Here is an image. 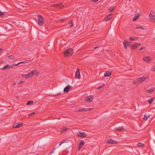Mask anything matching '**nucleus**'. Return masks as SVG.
I'll return each instance as SVG.
<instances>
[{
  "label": "nucleus",
  "mask_w": 155,
  "mask_h": 155,
  "mask_svg": "<svg viewBox=\"0 0 155 155\" xmlns=\"http://www.w3.org/2000/svg\"><path fill=\"white\" fill-rule=\"evenodd\" d=\"M140 13H139L138 14H135L134 16V17L132 20L133 21H135L139 18L140 15Z\"/></svg>",
  "instance_id": "obj_15"
},
{
  "label": "nucleus",
  "mask_w": 155,
  "mask_h": 155,
  "mask_svg": "<svg viewBox=\"0 0 155 155\" xmlns=\"http://www.w3.org/2000/svg\"><path fill=\"white\" fill-rule=\"evenodd\" d=\"M115 129L116 130L119 131H123L124 130L123 128L122 127H116L115 128Z\"/></svg>",
  "instance_id": "obj_27"
},
{
  "label": "nucleus",
  "mask_w": 155,
  "mask_h": 155,
  "mask_svg": "<svg viewBox=\"0 0 155 155\" xmlns=\"http://www.w3.org/2000/svg\"><path fill=\"white\" fill-rule=\"evenodd\" d=\"M60 21L62 22H64V19L63 18H61L60 19Z\"/></svg>",
  "instance_id": "obj_43"
},
{
  "label": "nucleus",
  "mask_w": 155,
  "mask_h": 155,
  "mask_svg": "<svg viewBox=\"0 0 155 155\" xmlns=\"http://www.w3.org/2000/svg\"><path fill=\"white\" fill-rule=\"evenodd\" d=\"M112 14H110V15H108L107 16L105 17L104 18L105 20L106 21L109 20L112 17Z\"/></svg>",
  "instance_id": "obj_19"
},
{
  "label": "nucleus",
  "mask_w": 155,
  "mask_h": 155,
  "mask_svg": "<svg viewBox=\"0 0 155 155\" xmlns=\"http://www.w3.org/2000/svg\"><path fill=\"white\" fill-rule=\"evenodd\" d=\"M154 90V87H152L150 89L146 91V92L149 93H151L153 92Z\"/></svg>",
  "instance_id": "obj_22"
},
{
  "label": "nucleus",
  "mask_w": 155,
  "mask_h": 155,
  "mask_svg": "<svg viewBox=\"0 0 155 155\" xmlns=\"http://www.w3.org/2000/svg\"><path fill=\"white\" fill-rule=\"evenodd\" d=\"M34 73L36 74V73H37V72L35 70H32L31 72H29L27 74H22V76L24 78H28L32 77Z\"/></svg>",
  "instance_id": "obj_1"
},
{
  "label": "nucleus",
  "mask_w": 155,
  "mask_h": 155,
  "mask_svg": "<svg viewBox=\"0 0 155 155\" xmlns=\"http://www.w3.org/2000/svg\"><path fill=\"white\" fill-rule=\"evenodd\" d=\"M2 13H4V14H3V16H4V15H6V14H7V12H2Z\"/></svg>",
  "instance_id": "obj_45"
},
{
  "label": "nucleus",
  "mask_w": 155,
  "mask_h": 155,
  "mask_svg": "<svg viewBox=\"0 0 155 155\" xmlns=\"http://www.w3.org/2000/svg\"><path fill=\"white\" fill-rule=\"evenodd\" d=\"M78 136L79 137L84 138L87 136V134L84 132L80 131L78 133Z\"/></svg>",
  "instance_id": "obj_4"
},
{
  "label": "nucleus",
  "mask_w": 155,
  "mask_h": 155,
  "mask_svg": "<svg viewBox=\"0 0 155 155\" xmlns=\"http://www.w3.org/2000/svg\"><path fill=\"white\" fill-rule=\"evenodd\" d=\"M19 64H18H18H13V65H15V66H17V65H18Z\"/></svg>",
  "instance_id": "obj_48"
},
{
  "label": "nucleus",
  "mask_w": 155,
  "mask_h": 155,
  "mask_svg": "<svg viewBox=\"0 0 155 155\" xmlns=\"http://www.w3.org/2000/svg\"><path fill=\"white\" fill-rule=\"evenodd\" d=\"M52 152H50V153H49V154H49V155H51V154H52Z\"/></svg>",
  "instance_id": "obj_50"
},
{
  "label": "nucleus",
  "mask_w": 155,
  "mask_h": 155,
  "mask_svg": "<svg viewBox=\"0 0 155 155\" xmlns=\"http://www.w3.org/2000/svg\"><path fill=\"white\" fill-rule=\"evenodd\" d=\"M106 143L108 144H116L118 142L115 140L110 139L107 141Z\"/></svg>",
  "instance_id": "obj_9"
},
{
  "label": "nucleus",
  "mask_w": 155,
  "mask_h": 155,
  "mask_svg": "<svg viewBox=\"0 0 155 155\" xmlns=\"http://www.w3.org/2000/svg\"><path fill=\"white\" fill-rule=\"evenodd\" d=\"M141 45L140 43H136L135 44H134L132 45V48H131V49H136L138 46H140Z\"/></svg>",
  "instance_id": "obj_18"
},
{
  "label": "nucleus",
  "mask_w": 155,
  "mask_h": 155,
  "mask_svg": "<svg viewBox=\"0 0 155 155\" xmlns=\"http://www.w3.org/2000/svg\"><path fill=\"white\" fill-rule=\"evenodd\" d=\"M24 82V81H19V83L20 84H22Z\"/></svg>",
  "instance_id": "obj_42"
},
{
  "label": "nucleus",
  "mask_w": 155,
  "mask_h": 155,
  "mask_svg": "<svg viewBox=\"0 0 155 155\" xmlns=\"http://www.w3.org/2000/svg\"><path fill=\"white\" fill-rule=\"evenodd\" d=\"M115 7H111L108 9V11L110 12H112L114 9Z\"/></svg>",
  "instance_id": "obj_30"
},
{
  "label": "nucleus",
  "mask_w": 155,
  "mask_h": 155,
  "mask_svg": "<svg viewBox=\"0 0 155 155\" xmlns=\"http://www.w3.org/2000/svg\"><path fill=\"white\" fill-rule=\"evenodd\" d=\"M68 24L69 25L71 24V25L70 26V27H72V26H73V23L72 22V21H71L70 22H69Z\"/></svg>",
  "instance_id": "obj_37"
},
{
  "label": "nucleus",
  "mask_w": 155,
  "mask_h": 155,
  "mask_svg": "<svg viewBox=\"0 0 155 155\" xmlns=\"http://www.w3.org/2000/svg\"><path fill=\"white\" fill-rule=\"evenodd\" d=\"M98 0H93V3H95L96 2H97V1H98Z\"/></svg>",
  "instance_id": "obj_44"
},
{
  "label": "nucleus",
  "mask_w": 155,
  "mask_h": 155,
  "mask_svg": "<svg viewBox=\"0 0 155 155\" xmlns=\"http://www.w3.org/2000/svg\"><path fill=\"white\" fill-rule=\"evenodd\" d=\"M22 123L18 122L15 124L13 126V127L14 128H19L22 126Z\"/></svg>",
  "instance_id": "obj_8"
},
{
  "label": "nucleus",
  "mask_w": 155,
  "mask_h": 155,
  "mask_svg": "<svg viewBox=\"0 0 155 155\" xmlns=\"http://www.w3.org/2000/svg\"><path fill=\"white\" fill-rule=\"evenodd\" d=\"M137 38H138L135 37H132L130 38V41H134V40L137 39Z\"/></svg>",
  "instance_id": "obj_31"
},
{
  "label": "nucleus",
  "mask_w": 155,
  "mask_h": 155,
  "mask_svg": "<svg viewBox=\"0 0 155 155\" xmlns=\"http://www.w3.org/2000/svg\"><path fill=\"white\" fill-rule=\"evenodd\" d=\"M68 129V128L65 127H63L62 129V131H64L67 130Z\"/></svg>",
  "instance_id": "obj_35"
},
{
  "label": "nucleus",
  "mask_w": 155,
  "mask_h": 155,
  "mask_svg": "<svg viewBox=\"0 0 155 155\" xmlns=\"http://www.w3.org/2000/svg\"><path fill=\"white\" fill-rule=\"evenodd\" d=\"M101 88V87H100V86L98 88H97V89H100Z\"/></svg>",
  "instance_id": "obj_51"
},
{
  "label": "nucleus",
  "mask_w": 155,
  "mask_h": 155,
  "mask_svg": "<svg viewBox=\"0 0 155 155\" xmlns=\"http://www.w3.org/2000/svg\"><path fill=\"white\" fill-rule=\"evenodd\" d=\"M143 60L147 63L150 62L151 60V58L149 57H144L143 58Z\"/></svg>",
  "instance_id": "obj_14"
},
{
  "label": "nucleus",
  "mask_w": 155,
  "mask_h": 155,
  "mask_svg": "<svg viewBox=\"0 0 155 155\" xmlns=\"http://www.w3.org/2000/svg\"><path fill=\"white\" fill-rule=\"evenodd\" d=\"M63 88H61V87H59L57 88L56 90L55 91L56 92H59L61 91H62Z\"/></svg>",
  "instance_id": "obj_33"
},
{
  "label": "nucleus",
  "mask_w": 155,
  "mask_h": 155,
  "mask_svg": "<svg viewBox=\"0 0 155 155\" xmlns=\"http://www.w3.org/2000/svg\"><path fill=\"white\" fill-rule=\"evenodd\" d=\"M73 87L69 85H68L64 89V93L68 92L70 89H72Z\"/></svg>",
  "instance_id": "obj_5"
},
{
  "label": "nucleus",
  "mask_w": 155,
  "mask_h": 155,
  "mask_svg": "<svg viewBox=\"0 0 155 155\" xmlns=\"http://www.w3.org/2000/svg\"><path fill=\"white\" fill-rule=\"evenodd\" d=\"M84 100L87 102H91L93 100V97H83Z\"/></svg>",
  "instance_id": "obj_11"
},
{
  "label": "nucleus",
  "mask_w": 155,
  "mask_h": 155,
  "mask_svg": "<svg viewBox=\"0 0 155 155\" xmlns=\"http://www.w3.org/2000/svg\"><path fill=\"white\" fill-rule=\"evenodd\" d=\"M63 7V6L62 5V3H60L59 4H57L55 5H51L50 7H54L56 8H62Z\"/></svg>",
  "instance_id": "obj_6"
},
{
  "label": "nucleus",
  "mask_w": 155,
  "mask_h": 155,
  "mask_svg": "<svg viewBox=\"0 0 155 155\" xmlns=\"http://www.w3.org/2000/svg\"><path fill=\"white\" fill-rule=\"evenodd\" d=\"M35 113L33 112L31 113L30 114L28 115V116H30L34 114Z\"/></svg>",
  "instance_id": "obj_41"
},
{
  "label": "nucleus",
  "mask_w": 155,
  "mask_h": 155,
  "mask_svg": "<svg viewBox=\"0 0 155 155\" xmlns=\"http://www.w3.org/2000/svg\"><path fill=\"white\" fill-rule=\"evenodd\" d=\"M16 83H14L13 84V85H16Z\"/></svg>",
  "instance_id": "obj_53"
},
{
  "label": "nucleus",
  "mask_w": 155,
  "mask_h": 155,
  "mask_svg": "<svg viewBox=\"0 0 155 155\" xmlns=\"http://www.w3.org/2000/svg\"><path fill=\"white\" fill-rule=\"evenodd\" d=\"M29 61L28 60L26 61H22L21 62H20L18 63V64H28L29 63Z\"/></svg>",
  "instance_id": "obj_32"
},
{
  "label": "nucleus",
  "mask_w": 155,
  "mask_h": 155,
  "mask_svg": "<svg viewBox=\"0 0 155 155\" xmlns=\"http://www.w3.org/2000/svg\"><path fill=\"white\" fill-rule=\"evenodd\" d=\"M111 74V71H107L104 74L105 77H109Z\"/></svg>",
  "instance_id": "obj_20"
},
{
  "label": "nucleus",
  "mask_w": 155,
  "mask_h": 155,
  "mask_svg": "<svg viewBox=\"0 0 155 155\" xmlns=\"http://www.w3.org/2000/svg\"><path fill=\"white\" fill-rule=\"evenodd\" d=\"M137 146L139 147H141L142 148H144V146H145V145L144 144H143V143H137Z\"/></svg>",
  "instance_id": "obj_23"
},
{
  "label": "nucleus",
  "mask_w": 155,
  "mask_h": 155,
  "mask_svg": "<svg viewBox=\"0 0 155 155\" xmlns=\"http://www.w3.org/2000/svg\"><path fill=\"white\" fill-rule=\"evenodd\" d=\"M68 142V141L67 140H64L61 143L59 144V146H61V144H62L63 143H67Z\"/></svg>",
  "instance_id": "obj_36"
},
{
  "label": "nucleus",
  "mask_w": 155,
  "mask_h": 155,
  "mask_svg": "<svg viewBox=\"0 0 155 155\" xmlns=\"http://www.w3.org/2000/svg\"><path fill=\"white\" fill-rule=\"evenodd\" d=\"M8 58L10 59L14 60L15 59V57L13 55H10L8 56Z\"/></svg>",
  "instance_id": "obj_29"
},
{
  "label": "nucleus",
  "mask_w": 155,
  "mask_h": 155,
  "mask_svg": "<svg viewBox=\"0 0 155 155\" xmlns=\"http://www.w3.org/2000/svg\"><path fill=\"white\" fill-rule=\"evenodd\" d=\"M3 50V49L1 48H0V53H1Z\"/></svg>",
  "instance_id": "obj_47"
},
{
  "label": "nucleus",
  "mask_w": 155,
  "mask_h": 155,
  "mask_svg": "<svg viewBox=\"0 0 155 155\" xmlns=\"http://www.w3.org/2000/svg\"><path fill=\"white\" fill-rule=\"evenodd\" d=\"M13 67L12 65H8L7 64L3 68H2V70H5L7 69H10L12 68Z\"/></svg>",
  "instance_id": "obj_16"
},
{
  "label": "nucleus",
  "mask_w": 155,
  "mask_h": 155,
  "mask_svg": "<svg viewBox=\"0 0 155 155\" xmlns=\"http://www.w3.org/2000/svg\"><path fill=\"white\" fill-rule=\"evenodd\" d=\"M38 22L39 25L40 26H42L44 23L43 17L41 15H39L38 16Z\"/></svg>",
  "instance_id": "obj_3"
},
{
  "label": "nucleus",
  "mask_w": 155,
  "mask_h": 155,
  "mask_svg": "<svg viewBox=\"0 0 155 155\" xmlns=\"http://www.w3.org/2000/svg\"><path fill=\"white\" fill-rule=\"evenodd\" d=\"M51 93H52V94L51 95V96H58L59 95H61V94L60 93L56 94L54 92H51Z\"/></svg>",
  "instance_id": "obj_24"
},
{
  "label": "nucleus",
  "mask_w": 155,
  "mask_h": 155,
  "mask_svg": "<svg viewBox=\"0 0 155 155\" xmlns=\"http://www.w3.org/2000/svg\"><path fill=\"white\" fill-rule=\"evenodd\" d=\"M149 17L150 19L154 20H155V15L151 14V12H150L149 15Z\"/></svg>",
  "instance_id": "obj_21"
},
{
  "label": "nucleus",
  "mask_w": 155,
  "mask_h": 155,
  "mask_svg": "<svg viewBox=\"0 0 155 155\" xmlns=\"http://www.w3.org/2000/svg\"><path fill=\"white\" fill-rule=\"evenodd\" d=\"M84 142L83 140L80 141V143L78 145V150H79L81 149L83 146L84 145Z\"/></svg>",
  "instance_id": "obj_13"
},
{
  "label": "nucleus",
  "mask_w": 155,
  "mask_h": 155,
  "mask_svg": "<svg viewBox=\"0 0 155 155\" xmlns=\"http://www.w3.org/2000/svg\"><path fill=\"white\" fill-rule=\"evenodd\" d=\"M33 103V102L32 101H28L27 103V105H29L32 104Z\"/></svg>",
  "instance_id": "obj_34"
},
{
  "label": "nucleus",
  "mask_w": 155,
  "mask_h": 155,
  "mask_svg": "<svg viewBox=\"0 0 155 155\" xmlns=\"http://www.w3.org/2000/svg\"><path fill=\"white\" fill-rule=\"evenodd\" d=\"M92 110V109L91 108L85 109V108H82L81 109L77 110H76V111L78 112H83V111L90 110Z\"/></svg>",
  "instance_id": "obj_17"
},
{
  "label": "nucleus",
  "mask_w": 155,
  "mask_h": 155,
  "mask_svg": "<svg viewBox=\"0 0 155 155\" xmlns=\"http://www.w3.org/2000/svg\"><path fill=\"white\" fill-rule=\"evenodd\" d=\"M149 98L148 99V101L149 103L150 104L154 100V97H148Z\"/></svg>",
  "instance_id": "obj_26"
},
{
  "label": "nucleus",
  "mask_w": 155,
  "mask_h": 155,
  "mask_svg": "<svg viewBox=\"0 0 155 155\" xmlns=\"http://www.w3.org/2000/svg\"><path fill=\"white\" fill-rule=\"evenodd\" d=\"M75 78L77 79H80L81 78V76L80 75V70L79 69H78L77 70L75 75Z\"/></svg>",
  "instance_id": "obj_10"
},
{
  "label": "nucleus",
  "mask_w": 155,
  "mask_h": 155,
  "mask_svg": "<svg viewBox=\"0 0 155 155\" xmlns=\"http://www.w3.org/2000/svg\"><path fill=\"white\" fill-rule=\"evenodd\" d=\"M123 43L126 49L127 48V47L130 46V42L128 41H126L125 40H124L123 42Z\"/></svg>",
  "instance_id": "obj_12"
},
{
  "label": "nucleus",
  "mask_w": 155,
  "mask_h": 155,
  "mask_svg": "<svg viewBox=\"0 0 155 155\" xmlns=\"http://www.w3.org/2000/svg\"><path fill=\"white\" fill-rule=\"evenodd\" d=\"M139 28H140L142 30H144V28L143 27H136L135 28L136 29H139Z\"/></svg>",
  "instance_id": "obj_38"
},
{
  "label": "nucleus",
  "mask_w": 155,
  "mask_h": 155,
  "mask_svg": "<svg viewBox=\"0 0 155 155\" xmlns=\"http://www.w3.org/2000/svg\"><path fill=\"white\" fill-rule=\"evenodd\" d=\"M144 49V47H141L139 50V51H141L143 49Z\"/></svg>",
  "instance_id": "obj_40"
},
{
  "label": "nucleus",
  "mask_w": 155,
  "mask_h": 155,
  "mask_svg": "<svg viewBox=\"0 0 155 155\" xmlns=\"http://www.w3.org/2000/svg\"><path fill=\"white\" fill-rule=\"evenodd\" d=\"M151 70L152 71L155 72V66L152 68Z\"/></svg>",
  "instance_id": "obj_39"
},
{
  "label": "nucleus",
  "mask_w": 155,
  "mask_h": 155,
  "mask_svg": "<svg viewBox=\"0 0 155 155\" xmlns=\"http://www.w3.org/2000/svg\"><path fill=\"white\" fill-rule=\"evenodd\" d=\"M88 97H93V96L92 95H90L88 96Z\"/></svg>",
  "instance_id": "obj_52"
},
{
  "label": "nucleus",
  "mask_w": 155,
  "mask_h": 155,
  "mask_svg": "<svg viewBox=\"0 0 155 155\" xmlns=\"http://www.w3.org/2000/svg\"><path fill=\"white\" fill-rule=\"evenodd\" d=\"M149 117L150 116L148 114H146L144 115L143 119L144 120L146 121Z\"/></svg>",
  "instance_id": "obj_25"
},
{
  "label": "nucleus",
  "mask_w": 155,
  "mask_h": 155,
  "mask_svg": "<svg viewBox=\"0 0 155 155\" xmlns=\"http://www.w3.org/2000/svg\"><path fill=\"white\" fill-rule=\"evenodd\" d=\"M137 83H139V81H138V78L136 79L133 82V84H136Z\"/></svg>",
  "instance_id": "obj_28"
},
{
  "label": "nucleus",
  "mask_w": 155,
  "mask_h": 155,
  "mask_svg": "<svg viewBox=\"0 0 155 155\" xmlns=\"http://www.w3.org/2000/svg\"><path fill=\"white\" fill-rule=\"evenodd\" d=\"M73 50L72 48H69L64 52V57H70L72 55Z\"/></svg>",
  "instance_id": "obj_2"
},
{
  "label": "nucleus",
  "mask_w": 155,
  "mask_h": 155,
  "mask_svg": "<svg viewBox=\"0 0 155 155\" xmlns=\"http://www.w3.org/2000/svg\"><path fill=\"white\" fill-rule=\"evenodd\" d=\"M104 83L102 85L100 86V87H101V88L103 87H104Z\"/></svg>",
  "instance_id": "obj_46"
},
{
  "label": "nucleus",
  "mask_w": 155,
  "mask_h": 155,
  "mask_svg": "<svg viewBox=\"0 0 155 155\" xmlns=\"http://www.w3.org/2000/svg\"><path fill=\"white\" fill-rule=\"evenodd\" d=\"M147 78V76H146V77H143L137 78L139 81V83H141L145 81Z\"/></svg>",
  "instance_id": "obj_7"
},
{
  "label": "nucleus",
  "mask_w": 155,
  "mask_h": 155,
  "mask_svg": "<svg viewBox=\"0 0 155 155\" xmlns=\"http://www.w3.org/2000/svg\"><path fill=\"white\" fill-rule=\"evenodd\" d=\"M99 47V46H97L96 47H95V48H94V49H97V48H98Z\"/></svg>",
  "instance_id": "obj_49"
}]
</instances>
